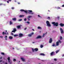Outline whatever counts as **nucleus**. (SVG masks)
<instances>
[{"mask_svg": "<svg viewBox=\"0 0 64 64\" xmlns=\"http://www.w3.org/2000/svg\"><path fill=\"white\" fill-rule=\"evenodd\" d=\"M52 42V38H50L49 40V43H51Z\"/></svg>", "mask_w": 64, "mask_h": 64, "instance_id": "9b49d317", "label": "nucleus"}, {"mask_svg": "<svg viewBox=\"0 0 64 64\" xmlns=\"http://www.w3.org/2000/svg\"><path fill=\"white\" fill-rule=\"evenodd\" d=\"M5 64H7V62H6V63H5Z\"/></svg>", "mask_w": 64, "mask_h": 64, "instance_id": "680f3d73", "label": "nucleus"}, {"mask_svg": "<svg viewBox=\"0 0 64 64\" xmlns=\"http://www.w3.org/2000/svg\"><path fill=\"white\" fill-rule=\"evenodd\" d=\"M10 39H13V36H10L9 37Z\"/></svg>", "mask_w": 64, "mask_h": 64, "instance_id": "412c9836", "label": "nucleus"}, {"mask_svg": "<svg viewBox=\"0 0 64 64\" xmlns=\"http://www.w3.org/2000/svg\"><path fill=\"white\" fill-rule=\"evenodd\" d=\"M55 53V52H52L50 53V55L51 56H53V55H55V54H54Z\"/></svg>", "mask_w": 64, "mask_h": 64, "instance_id": "423d86ee", "label": "nucleus"}, {"mask_svg": "<svg viewBox=\"0 0 64 64\" xmlns=\"http://www.w3.org/2000/svg\"><path fill=\"white\" fill-rule=\"evenodd\" d=\"M26 29H27V28H24V30H26Z\"/></svg>", "mask_w": 64, "mask_h": 64, "instance_id": "49530a36", "label": "nucleus"}, {"mask_svg": "<svg viewBox=\"0 0 64 64\" xmlns=\"http://www.w3.org/2000/svg\"><path fill=\"white\" fill-rule=\"evenodd\" d=\"M60 25L61 27H63L64 26V24L61 23L60 24Z\"/></svg>", "mask_w": 64, "mask_h": 64, "instance_id": "2eb2a0df", "label": "nucleus"}, {"mask_svg": "<svg viewBox=\"0 0 64 64\" xmlns=\"http://www.w3.org/2000/svg\"><path fill=\"white\" fill-rule=\"evenodd\" d=\"M60 31L61 33L62 34H63L64 33V32H63V29L62 28H60Z\"/></svg>", "mask_w": 64, "mask_h": 64, "instance_id": "0eeeda50", "label": "nucleus"}, {"mask_svg": "<svg viewBox=\"0 0 64 64\" xmlns=\"http://www.w3.org/2000/svg\"><path fill=\"white\" fill-rule=\"evenodd\" d=\"M32 31H35V30H34V29H32Z\"/></svg>", "mask_w": 64, "mask_h": 64, "instance_id": "864d4df0", "label": "nucleus"}, {"mask_svg": "<svg viewBox=\"0 0 64 64\" xmlns=\"http://www.w3.org/2000/svg\"><path fill=\"white\" fill-rule=\"evenodd\" d=\"M2 60H0V62H2Z\"/></svg>", "mask_w": 64, "mask_h": 64, "instance_id": "bf43d9fd", "label": "nucleus"}, {"mask_svg": "<svg viewBox=\"0 0 64 64\" xmlns=\"http://www.w3.org/2000/svg\"><path fill=\"white\" fill-rule=\"evenodd\" d=\"M28 35V36H29V37H31V36H32V35L31 34H29Z\"/></svg>", "mask_w": 64, "mask_h": 64, "instance_id": "bb28decb", "label": "nucleus"}, {"mask_svg": "<svg viewBox=\"0 0 64 64\" xmlns=\"http://www.w3.org/2000/svg\"><path fill=\"white\" fill-rule=\"evenodd\" d=\"M46 19H50V18L49 17H48L46 18Z\"/></svg>", "mask_w": 64, "mask_h": 64, "instance_id": "72a5a7b5", "label": "nucleus"}, {"mask_svg": "<svg viewBox=\"0 0 64 64\" xmlns=\"http://www.w3.org/2000/svg\"><path fill=\"white\" fill-rule=\"evenodd\" d=\"M2 58V57H0V59H1Z\"/></svg>", "mask_w": 64, "mask_h": 64, "instance_id": "3c124183", "label": "nucleus"}, {"mask_svg": "<svg viewBox=\"0 0 64 64\" xmlns=\"http://www.w3.org/2000/svg\"><path fill=\"white\" fill-rule=\"evenodd\" d=\"M13 60L14 61H16V60L14 58L13 59Z\"/></svg>", "mask_w": 64, "mask_h": 64, "instance_id": "c9c22d12", "label": "nucleus"}, {"mask_svg": "<svg viewBox=\"0 0 64 64\" xmlns=\"http://www.w3.org/2000/svg\"><path fill=\"white\" fill-rule=\"evenodd\" d=\"M43 47V45H41L40 46V47H41V48H42V47Z\"/></svg>", "mask_w": 64, "mask_h": 64, "instance_id": "473e14b6", "label": "nucleus"}, {"mask_svg": "<svg viewBox=\"0 0 64 64\" xmlns=\"http://www.w3.org/2000/svg\"><path fill=\"white\" fill-rule=\"evenodd\" d=\"M60 40H62V36H60Z\"/></svg>", "mask_w": 64, "mask_h": 64, "instance_id": "c85d7f7f", "label": "nucleus"}, {"mask_svg": "<svg viewBox=\"0 0 64 64\" xmlns=\"http://www.w3.org/2000/svg\"><path fill=\"white\" fill-rule=\"evenodd\" d=\"M31 17H32V16H28V17H27V18L28 19V21H30V19H29V18H31Z\"/></svg>", "mask_w": 64, "mask_h": 64, "instance_id": "9d476101", "label": "nucleus"}, {"mask_svg": "<svg viewBox=\"0 0 64 64\" xmlns=\"http://www.w3.org/2000/svg\"><path fill=\"white\" fill-rule=\"evenodd\" d=\"M52 24H54V26H58V23L56 22V23L55 22H52Z\"/></svg>", "mask_w": 64, "mask_h": 64, "instance_id": "f257e3e1", "label": "nucleus"}, {"mask_svg": "<svg viewBox=\"0 0 64 64\" xmlns=\"http://www.w3.org/2000/svg\"><path fill=\"white\" fill-rule=\"evenodd\" d=\"M52 46H55V44L54 43L53 44V45H52Z\"/></svg>", "mask_w": 64, "mask_h": 64, "instance_id": "58836bf2", "label": "nucleus"}, {"mask_svg": "<svg viewBox=\"0 0 64 64\" xmlns=\"http://www.w3.org/2000/svg\"><path fill=\"white\" fill-rule=\"evenodd\" d=\"M35 43L34 42H32V43Z\"/></svg>", "mask_w": 64, "mask_h": 64, "instance_id": "338daca9", "label": "nucleus"}, {"mask_svg": "<svg viewBox=\"0 0 64 64\" xmlns=\"http://www.w3.org/2000/svg\"><path fill=\"white\" fill-rule=\"evenodd\" d=\"M28 12H30V13H31V12H32V10H28Z\"/></svg>", "mask_w": 64, "mask_h": 64, "instance_id": "c756f323", "label": "nucleus"}, {"mask_svg": "<svg viewBox=\"0 0 64 64\" xmlns=\"http://www.w3.org/2000/svg\"><path fill=\"white\" fill-rule=\"evenodd\" d=\"M61 9V8L59 7H57V9Z\"/></svg>", "mask_w": 64, "mask_h": 64, "instance_id": "ea45409f", "label": "nucleus"}, {"mask_svg": "<svg viewBox=\"0 0 64 64\" xmlns=\"http://www.w3.org/2000/svg\"><path fill=\"white\" fill-rule=\"evenodd\" d=\"M38 17H40V18H41L42 17L40 16V15H38Z\"/></svg>", "mask_w": 64, "mask_h": 64, "instance_id": "4c0bfd02", "label": "nucleus"}, {"mask_svg": "<svg viewBox=\"0 0 64 64\" xmlns=\"http://www.w3.org/2000/svg\"><path fill=\"white\" fill-rule=\"evenodd\" d=\"M24 16L23 15H20V17H24Z\"/></svg>", "mask_w": 64, "mask_h": 64, "instance_id": "cd10ccee", "label": "nucleus"}, {"mask_svg": "<svg viewBox=\"0 0 64 64\" xmlns=\"http://www.w3.org/2000/svg\"><path fill=\"white\" fill-rule=\"evenodd\" d=\"M3 5V4H0V5Z\"/></svg>", "mask_w": 64, "mask_h": 64, "instance_id": "603ef678", "label": "nucleus"}, {"mask_svg": "<svg viewBox=\"0 0 64 64\" xmlns=\"http://www.w3.org/2000/svg\"><path fill=\"white\" fill-rule=\"evenodd\" d=\"M12 0H9V1H10V2H11V1Z\"/></svg>", "mask_w": 64, "mask_h": 64, "instance_id": "5fc2aeb1", "label": "nucleus"}, {"mask_svg": "<svg viewBox=\"0 0 64 64\" xmlns=\"http://www.w3.org/2000/svg\"><path fill=\"white\" fill-rule=\"evenodd\" d=\"M14 37H17V36H18V35L16 34H14Z\"/></svg>", "mask_w": 64, "mask_h": 64, "instance_id": "a878e982", "label": "nucleus"}, {"mask_svg": "<svg viewBox=\"0 0 64 64\" xmlns=\"http://www.w3.org/2000/svg\"><path fill=\"white\" fill-rule=\"evenodd\" d=\"M62 6V7H64V4Z\"/></svg>", "mask_w": 64, "mask_h": 64, "instance_id": "8fccbe9b", "label": "nucleus"}, {"mask_svg": "<svg viewBox=\"0 0 64 64\" xmlns=\"http://www.w3.org/2000/svg\"><path fill=\"white\" fill-rule=\"evenodd\" d=\"M63 56H64V54H63V55L62 56V57H63Z\"/></svg>", "mask_w": 64, "mask_h": 64, "instance_id": "e2e57ef3", "label": "nucleus"}, {"mask_svg": "<svg viewBox=\"0 0 64 64\" xmlns=\"http://www.w3.org/2000/svg\"><path fill=\"white\" fill-rule=\"evenodd\" d=\"M16 28L17 29H20L21 28V26H16Z\"/></svg>", "mask_w": 64, "mask_h": 64, "instance_id": "f8f14e48", "label": "nucleus"}, {"mask_svg": "<svg viewBox=\"0 0 64 64\" xmlns=\"http://www.w3.org/2000/svg\"><path fill=\"white\" fill-rule=\"evenodd\" d=\"M21 59L22 61H23L24 62L25 61V59H24V58H20Z\"/></svg>", "mask_w": 64, "mask_h": 64, "instance_id": "4468645a", "label": "nucleus"}, {"mask_svg": "<svg viewBox=\"0 0 64 64\" xmlns=\"http://www.w3.org/2000/svg\"><path fill=\"white\" fill-rule=\"evenodd\" d=\"M27 19H26V18H25L24 19V20L26 21Z\"/></svg>", "mask_w": 64, "mask_h": 64, "instance_id": "79ce46f5", "label": "nucleus"}, {"mask_svg": "<svg viewBox=\"0 0 64 64\" xmlns=\"http://www.w3.org/2000/svg\"><path fill=\"white\" fill-rule=\"evenodd\" d=\"M59 18H60V17L59 16L58 17V18H57L58 19H59Z\"/></svg>", "mask_w": 64, "mask_h": 64, "instance_id": "13d9d810", "label": "nucleus"}, {"mask_svg": "<svg viewBox=\"0 0 64 64\" xmlns=\"http://www.w3.org/2000/svg\"><path fill=\"white\" fill-rule=\"evenodd\" d=\"M18 62H20V61H19Z\"/></svg>", "mask_w": 64, "mask_h": 64, "instance_id": "774afa93", "label": "nucleus"}, {"mask_svg": "<svg viewBox=\"0 0 64 64\" xmlns=\"http://www.w3.org/2000/svg\"><path fill=\"white\" fill-rule=\"evenodd\" d=\"M2 34L3 35H9V33L8 32H2Z\"/></svg>", "mask_w": 64, "mask_h": 64, "instance_id": "20e7f679", "label": "nucleus"}, {"mask_svg": "<svg viewBox=\"0 0 64 64\" xmlns=\"http://www.w3.org/2000/svg\"><path fill=\"white\" fill-rule=\"evenodd\" d=\"M54 61H57V59L56 58H54Z\"/></svg>", "mask_w": 64, "mask_h": 64, "instance_id": "c03bdc74", "label": "nucleus"}, {"mask_svg": "<svg viewBox=\"0 0 64 64\" xmlns=\"http://www.w3.org/2000/svg\"><path fill=\"white\" fill-rule=\"evenodd\" d=\"M1 54H2L3 55H4V52H1Z\"/></svg>", "mask_w": 64, "mask_h": 64, "instance_id": "2f4dec72", "label": "nucleus"}, {"mask_svg": "<svg viewBox=\"0 0 64 64\" xmlns=\"http://www.w3.org/2000/svg\"><path fill=\"white\" fill-rule=\"evenodd\" d=\"M17 31L16 29V28H14L13 30V31H12V32H14V33H15V32Z\"/></svg>", "mask_w": 64, "mask_h": 64, "instance_id": "6e6552de", "label": "nucleus"}, {"mask_svg": "<svg viewBox=\"0 0 64 64\" xmlns=\"http://www.w3.org/2000/svg\"><path fill=\"white\" fill-rule=\"evenodd\" d=\"M12 20L13 21H16V18H12Z\"/></svg>", "mask_w": 64, "mask_h": 64, "instance_id": "f3484780", "label": "nucleus"}, {"mask_svg": "<svg viewBox=\"0 0 64 64\" xmlns=\"http://www.w3.org/2000/svg\"><path fill=\"white\" fill-rule=\"evenodd\" d=\"M28 14H33V12L30 13V12H28Z\"/></svg>", "mask_w": 64, "mask_h": 64, "instance_id": "7c9ffc66", "label": "nucleus"}, {"mask_svg": "<svg viewBox=\"0 0 64 64\" xmlns=\"http://www.w3.org/2000/svg\"><path fill=\"white\" fill-rule=\"evenodd\" d=\"M6 32H7V30H6Z\"/></svg>", "mask_w": 64, "mask_h": 64, "instance_id": "0e129e2a", "label": "nucleus"}, {"mask_svg": "<svg viewBox=\"0 0 64 64\" xmlns=\"http://www.w3.org/2000/svg\"><path fill=\"white\" fill-rule=\"evenodd\" d=\"M34 34V33L33 32H32L31 34L32 35H33Z\"/></svg>", "mask_w": 64, "mask_h": 64, "instance_id": "37998d69", "label": "nucleus"}, {"mask_svg": "<svg viewBox=\"0 0 64 64\" xmlns=\"http://www.w3.org/2000/svg\"><path fill=\"white\" fill-rule=\"evenodd\" d=\"M58 43H60V44H61V43H62V42L60 40H58Z\"/></svg>", "mask_w": 64, "mask_h": 64, "instance_id": "a211bd4d", "label": "nucleus"}, {"mask_svg": "<svg viewBox=\"0 0 64 64\" xmlns=\"http://www.w3.org/2000/svg\"><path fill=\"white\" fill-rule=\"evenodd\" d=\"M10 25H12V24H13V23L11 21H10Z\"/></svg>", "mask_w": 64, "mask_h": 64, "instance_id": "b1692460", "label": "nucleus"}, {"mask_svg": "<svg viewBox=\"0 0 64 64\" xmlns=\"http://www.w3.org/2000/svg\"><path fill=\"white\" fill-rule=\"evenodd\" d=\"M59 50H57V51H56V53H58V52H59Z\"/></svg>", "mask_w": 64, "mask_h": 64, "instance_id": "f704fd0d", "label": "nucleus"}, {"mask_svg": "<svg viewBox=\"0 0 64 64\" xmlns=\"http://www.w3.org/2000/svg\"><path fill=\"white\" fill-rule=\"evenodd\" d=\"M12 9H14V8L12 7Z\"/></svg>", "mask_w": 64, "mask_h": 64, "instance_id": "de8ad7c7", "label": "nucleus"}, {"mask_svg": "<svg viewBox=\"0 0 64 64\" xmlns=\"http://www.w3.org/2000/svg\"><path fill=\"white\" fill-rule=\"evenodd\" d=\"M5 38V40H7V36H5L4 37Z\"/></svg>", "mask_w": 64, "mask_h": 64, "instance_id": "5701e85b", "label": "nucleus"}, {"mask_svg": "<svg viewBox=\"0 0 64 64\" xmlns=\"http://www.w3.org/2000/svg\"><path fill=\"white\" fill-rule=\"evenodd\" d=\"M0 37H1V38H3V37L2 36H0Z\"/></svg>", "mask_w": 64, "mask_h": 64, "instance_id": "6e6d98bb", "label": "nucleus"}, {"mask_svg": "<svg viewBox=\"0 0 64 64\" xmlns=\"http://www.w3.org/2000/svg\"><path fill=\"white\" fill-rule=\"evenodd\" d=\"M23 36V34H19V37H22Z\"/></svg>", "mask_w": 64, "mask_h": 64, "instance_id": "ddd939ff", "label": "nucleus"}, {"mask_svg": "<svg viewBox=\"0 0 64 64\" xmlns=\"http://www.w3.org/2000/svg\"><path fill=\"white\" fill-rule=\"evenodd\" d=\"M56 46H58L59 44L58 42H56Z\"/></svg>", "mask_w": 64, "mask_h": 64, "instance_id": "dca6fc26", "label": "nucleus"}, {"mask_svg": "<svg viewBox=\"0 0 64 64\" xmlns=\"http://www.w3.org/2000/svg\"><path fill=\"white\" fill-rule=\"evenodd\" d=\"M12 49H14V48H12Z\"/></svg>", "mask_w": 64, "mask_h": 64, "instance_id": "69168bd1", "label": "nucleus"}, {"mask_svg": "<svg viewBox=\"0 0 64 64\" xmlns=\"http://www.w3.org/2000/svg\"><path fill=\"white\" fill-rule=\"evenodd\" d=\"M34 49L33 48H32V52H34Z\"/></svg>", "mask_w": 64, "mask_h": 64, "instance_id": "e433bc0d", "label": "nucleus"}, {"mask_svg": "<svg viewBox=\"0 0 64 64\" xmlns=\"http://www.w3.org/2000/svg\"><path fill=\"white\" fill-rule=\"evenodd\" d=\"M38 29H42V28L40 26H38Z\"/></svg>", "mask_w": 64, "mask_h": 64, "instance_id": "393cba45", "label": "nucleus"}, {"mask_svg": "<svg viewBox=\"0 0 64 64\" xmlns=\"http://www.w3.org/2000/svg\"><path fill=\"white\" fill-rule=\"evenodd\" d=\"M7 2L8 3H9V1H7Z\"/></svg>", "mask_w": 64, "mask_h": 64, "instance_id": "4d7b16f0", "label": "nucleus"}, {"mask_svg": "<svg viewBox=\"0 0 64 64\" xmlns=\"http://www.w3.org/2000/svg\"><path fill=\"white\" fill-rule=\"evenodd\" d=\"M41 38V36H37L36 38V39H38Z\"/></svg>", "mask_w": 64, "mask_h": 64, "instance_id": "1a4fd4ad", "label": "nucleus"}, {"mask_svg": "<svg viewBox=\"0 0 64 64\" xmlns=\"http://www.w3.org/2000/svg\"><path fill=\"white\" fill-rule=\"evenodd\" d=\"M46 23L48 26V27H50V26H51V25L50 24V22H49L48 21H47Z\"/></svg>", "mask_w": 64, "mask_h": 64, "instance_id": "7ed1b4c3", "label": "nucleus"}, {"mask_svg": "<svg viewBox=\"0 0 64 64\" xmlns=\"http://www.w3.org/2000/svg\"><path fill=\"white\" fill-rule=\"evenodd\" d=\"M47 34V32H46V33L45 34H43V35H42V37H44V36H45V34Z\"/></svg>", "mask_w": 64, "mask_h": 64, "instance_id": "aec40b11", "label": "nucleus"}, {"mask_svg": "<svg viewBox=\"0 0 64 64\" xmlns=\"http://www.w3.org/2000/svg\"><path fill=\"white\" fill-rule=\"evenodd\" d=\"M20 11H21V12H25L26 14L27 13V11L26 10H23L21 9L20 10Z\"/></svg>", "mask_w": 64, "mask_h": 64, "instance_id": "39448f33", "label": "nucleus"}, {"mask_svg": "<svg viewBox=\"0 0 64 64\" xmlns=\"http://www.w3.org/2000/svg\"><path fill=\"white\" fill-rule=\"evenodd\" d=\"M11 34L12 35H14L13 34V33H12V32L11 33Z\"/></svg>", "mask_w": 64, "mask_h": 64, "instance_id": "09e8293b", "label": "nucleus"}, {"mask_svg": "<svg viewBox=\"0 0 64 64\" xmlns=\"http://www.w3.org/2000/svg\"><path fill=\"white\" fill-rule=\"evenodd\" d=\"M27 23H28V24H30V22H27Z\"/></svg>", "mask_w": 64, "mask_h": 64, "instance_id": "a18cd8bd", "label": "nucleus"}, {"mask_svg": "<svg viewBox=\"0 0 64 64\" xmlns=\"http://www.w3.org/2000/svg\"><path fill=\"white\" fill-rule=\"evenodd\" d=\"M18 4H20V3L19 2H18Z\"/></svg>", "mask_w": 64, "mask_h": 64, "instance_id": "052dcab7", "label": "nucleus"}, {"mask_svg": "<svg viewBox=\"0 0 64 64\" xmlns=\"http://www.w3.org/2000/svg\"><path fill=\"white\" fill-rule=\"evenodd\" d=\"M8 63H10V64H11V63H12V60H10V57H8Z\"/></svg>", "mask_w": 64, "mask_h": 64, "instance_id": "f03ea898", "label": "nucleus"}, {"mask_svg": "<svg viewBox=\"0 0 64 64\" xmlns=\"http://www.w3.org/2000/svg\"><path fill=\"white\" fill-rule=\"evenodd\" d=\"M40 55H42V56H45V54H43V53H41L40 54Z\"/></svg>", "mask_w": 64, "mask_h": 64, "instance_id": "4be33fe9", "label": "nucleus"}, {"mask_svg": "<svg viewBox=\"0 0 64 64\" xmlns=\"http://www.w3.org/2000/svg\"><path fill=\"white\" fill-rule=\"evenodd\" d=\"M22 19H20L19 20V21H22Z\"/></svg>", "mask_w": 64, "mask_h": 64, "instance_id": "a19ab883", "label": "nucleus"}, {"mask_svg": "<svg viewBox=\"0 0 64 64\" xmlns=\"http://www.w3.org/2000/svg\"><path fill=\"white\" fill-rule=\"evenodd\" d=\"M34 51H35L36 52L37 51H38V48H35L34 49Z\"/></svg>", "mask_w": 64, "mask_h": 64, "instance_id": "6ab92c4d", "label": "nucleus"}]
</instances>
